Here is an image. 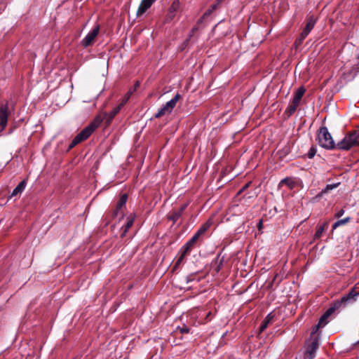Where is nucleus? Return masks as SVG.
<instances>
[{
    "label": "nucleus",
    "instance_id": "1",
    "mask_svg": "<svg viewBox=\"0 0 359 359\" xmlns=\"http://www.w3.org/2000/svg\"><path fill=\"white\" fill-rule=\"evenodd\" d=\"M359 296V292L355 291V288H353L348 294L343 296L339 300L334 302L332 307L329 308L325 313V316H330L336 309H339L341 306H346L350 303H353L356 301L357 297Z\"/></svg>",
    "mask_w": 359,
    "mask_h": 359
},
{
    "label": "nucleus",
    "instance_id": "2",
    "mask_svg": "<svg viewBox=\"0 0 359 359\" xmlns=\"http://www.w3.org/2000/svg\"><path fill=\"white\" fill-rule=\"evenodd\" d=\"M359 138V131L353 130L347 135L337 144H335V149L339 150L348 151L356 145L357 140Z\"/></svg>",
    "mask_w": 359,
    "mask_h": 359
},
{
    "label": "nucleus",
    "instance_id": "3",
    "mask_svg": "<svg viewBox=\"0 0 359 359\" xmlns=\"http://www.w3.org/2000/svg\"><path fill=\"white\" fill-rule=\"evenodd\" d=\"M318 140L319 145L326 149H334L335 143L331 134L329 133L327 127L323 126L320 128Z\"/></svg>",
    "mask_w": 359,
    "mask_h": 359
},
{
    "label": "nucleus",
    "instance_id": "4",
    "mask_svg": "<svg viewBox=\"0 0 359 359\" xmlns=\"http://www.w3.org/2000/svg\"><path fill=\"white\" fill-rule=\"evenodd\" d=\"M305 93V89L304 87H299L295 94L292 102L287 106L285 112L288 114L289 116L292 115L297 109L298 106L300 104L301 100Z\"/></svg>",
    "mask_w": 359,
    "mask_h": 359
},
{
    "label": "nucleus",
    "instance_id": "5",
    "mask_svg": "<svg viewBox=\"0 0 359 359\" xmlns=\"http://www.w3.org/2000/svg\"><path fill=\"white\" fill-rule=\"evenodd\" d=\"M181 95L179 93H177L175 97L171 99L170 101L167 102L154 115V117L158 118L161 117L163 115L171 113L172 109L176 106L177 102L180 99Z\"/></svg>",
    "mask_w": 359,
    "mask_h": 359
},
{
    "label": "nucleus",
    "instance_id": "6",
    "mask_svg": "<svg viewBox=\"0 0 359 359\" xmlns=\"http://www.w3.org/2000/svg\"><path fill=\"white\" fill-rule=\"evenodd\" d=\"M100 32V25H97L81 41V44L84 48L92 46Z\"/></svg>",
    "mask_w": 359,
    "mask_h": 359
},
{
    "label": "nucleus",
    "instance_id": "7",
    "mask_svg": "<svg viewBox=\"0 0 359 359\" xmlns=\"http://www.w3.org/2000/svg\"><path fill=\"white\" fill-rule=\"evenodd\" d=\"M8 104H4L0 108V133H1L7 125L8 122Z\"/></svg>",
    "mask_w": 359,
    "mask_h": 359
},
{
    "label": "nucleus",
    "instance_id": "8",
    "mask_svg": "<svg viewBox=\"0 0 359 359\" xmlns=\"http://www.w3.org/2000/svg\"><path fill=\"white\" fill-rule=\"evenodd\" d=\"M319 343L318 338H315L307 346L306 351V357L307 359H313L317 349L318 348Z\"/></svg>",
    "mask_w": 359,
    "mask_h": 359
},
{
    "label": "nucleus",
    "instance_id": "9",
    "mask_svg": "<svg viewBox=\"0 0 359 359\" xmlns=\"http://www.w3.org/2000/svg\"><path fill=\"white\" fill-rule=\"evenodd\" d=\"M156 0H142L137 9V15H141L144 13Z\"/></svg>",
    "mask_w": 359,
    "mask_h": 359
},
{
    "label": "nucleus",
    "instance_id": "10",
    "mask_svg": "<svg viewBox=\"0 0 359 359\" xmlns=\"http://www.w3.org/2000/svg\"><path fill=\"white\" fill-rule=\"evenodd\" d=\"M180 5V1L177 0L172 3L167 15V20H172L175 17V13L179 10Z\"/></svg>",
    "mask_w": 359,
    "mask_h": 359
},
{
    "label": "nucleus",
    "instance_id": "11",
    "mask_svg": "<svg viewBox=\"0 0 359 359\" xmlns=\"http://www.w3.org/2000/svg\"><path fill=\"white\" fill-rule=\"evenodd\" d=\"M93 133V130L88 126L83 128L76 137V140L81 142L89 137V136Z\"/></svg>",
    "mask_w": 359,
    "mask_h": 359
},
{
    "label": "nucleus",
    "instance_id": "12",
    "mask_svg": "<svg viewBox=\"0 0 359 359\" xmlns=\"http://www.w3.org/2000/svg\"><path fill=\"white\" fill-rule=\"evenodd\" d=\"M128 199L127 194H123L121 198H119L118 202L117 203L116 209L114 210L113 212V216L116 217L119 214V211L122 209L123 207L125 206L126 201Z\"/></svg>",
    "mask_w": 359,
    "mask_h": 359
},
{
    "label": "nucleus",
    "instance_id": "13",
    "mask_svg": "<svg viewBox=\"0 0 359 359\" xmlns=\"http://www.w3.org/2000/svg\"><path fill=\"white\" fill-rule=\"evenodd\" d=\"M189 253V252L185 251V249H184L183 248H182L180 249V250L179 252V257L175 263V265L173 266V270H176L177 269H178L180 266V265L183 263V262L184 260L185 256Z\"/></svg>",
    "mask_w": 359,
    "mask_h": 359
},
{
    "label": "nucleus",
    "instance_id": "14",
    "mask_svg": "<svg viewBox=\"0 0 359 359\" xmlns=\"http://www.w3.org/2000/svg\"><path fill=\"white\" fill-rule=\"evenodd\" d=\"M316 22V18L313 15L309 16L307 19L306 26L302 32L308 35L314 27Z\"/></svg>",
    "mask_w": 359,
    "mask_h": 359
},
{
    "label": "nucleus",
    "instance_id": "15",
    "mask_svg": "<svg viewBox=\"0 0 359 359\" xmlns=\"http://www.w3.org/2000/svg\"><path fill=\"white\" fill-rule=\"evenodd\" d=\"M200 236L198 235V233H196L193 237L189 240L184 245H183V248L185 249V251H188L190 252L191 248H193V246L194 245V244L197 242V241L198 240Z\"/></svg>",
    "mask_w": 359,
    "mask_h": 359
},
{
    "label": "nucleus",
    "instance_id": "16",
    "mask_svg": "<svg viewBox=\"0 0 359 359\" xmlns=\"http://www.w3.org/2000/svg\"><path fill=\"white\" fill-rule=\"evenodd\" d=\"M328 226H329L328 222H325L323 224H322L321 225L318 226V227L316 230V232L314 234L313 239L314 240L319 239L322 236L323 233L327 229Z\"/></svg>",
    "mask_w": 359,
    "mask_h": 359
},
{
    "label": "nucleus",
    "instance_id": "17",
    "mask_svg": "<svg viewBox=\"0 0 359 359\" xmlns=\"http://www.w3.org/2000/svg\"><path fill=\"white\" fill-rule=\"evenodd\" d=\"M26 187V181L22 180L21 182L19 183V184L13 189L11 197L16 196L19 194H21V193L24 191Z\"/></svg>",
    "mask_w": 359,
    "mask_h": 359
},
{
    "label": "nucleus",
    "instance_id": "18",
    "mask_svg": "<svg viewBox=\"0 0 359 359\" xmlns=\"http://www.w3.org/2000/svg\"><path fill=\"white\" fill-rule=\"evenodd\" d=\"M121 107L122 106L119 104L117 107L114 108L109 113L106 114V116L107 118V121L110 122L114 118V117L119 112Z\"/></svg>",
    "mask_w": 359,
    "mask_h": 359
},
{
    "label": "nucleus",
    "instance_id": "19",
    "mask_svg": "<svg viewBox=\"0 0 359 359\" xmlns=\"http://www.w3.org/2000/svg\"><path fill=\"white\" fill-rule=\"evenodd\" d=\"M273 318V315H272L271 313L266 316V317L265 318V319L264 320V321L262 322V323L260 326L261 332L264 331L268 327V325L271 323Z\"/></svg>",
    "mask_w": 359,
    "mask_h": 359
},
{
    "label": "nucleus",
    "instance_id": "20",
    "mask_svg": "<svg viewBox=\"0 0 359 359\" xmlns=\"http://www.w3.org/2000/svg\"><path fill=\"white\" fill-rule=\"evenodd\" d=\"M212 222L211 219H208L205 223H204L201 228L197 231V233H198L199 236L204 233L212 225Z\"/></svg>",
    "mask_w": 359,
    "mask_h": 359
},
{
    "label": "nucleus",
    "instance_id": "21",
    "mask_svg": "<svg viewBox=\"0 0 359 359\" xmlns=\"http://www.w3.org/2000/svg\"><path fill=\"white\" fill-rule=\"evenodd\" d=\"M127 219H128V221H127L126 224L123 227V231L121 233V237L125 236L127 231L130 229V227L133 224L134 218L133 217H129L127 218Z\"/></svg>",
    "mask_w": 359,
    "mask_h": 359
},
{
    "label": "nucleus",
    "instance_id": "22",
    "mask_svg": "<svg viewBox=\"0 0 359 359\" xmlns=\"http://www.w3.org/2000/svg\"><path fill=\"white\" fill-rule=\"evenodd\" d=\"M351 220L350 217H347L344 219H339L333 225H332V231L335 230L337 228H338L340 226L345 225L348 222H349Z\"/></svg>",
    "mask_w": 359,
    "mask_h": 359
},
{
    "label": "nucleus",
    "instance_id": "23",
    "mask_svg": "<svg viewBox=\"0 0 359 359\" xmlns=\"http://www.w3.org/2000/svg\"><path fill=\"white\" fill-rule=\"evenodd\" d=\"M280 184L286 185L289 188L292 189L295 185V182L292 178L286 177L280 181Z\"/></svg>",
    "mask_w": 359,
    "mask_h": 359
},
{
    "label": "nucleus",
    "instance_id": "24",
    "mask_svg": "<svg viewBox=\"0 0 359 359\" xmlns=\"http://www.w3.org/2000/svg\"><path fill=\"white\" fill-rule=\"evenodd\" d=\"M181 215L182 214L178 210L172 211L168 215V219L175 223L179 219Z\"/></svg>",
    "mask_w": 359,
    "mask_h": 359
},
{
    "label": "nucleus",
    "instance_id": "25",
    "mask_svg": "<svg viewBox=\"0 0 359 359\" xmlns=\"http://www.w3.org/2000/svg\"><path fill=\"white\" fill-rule=\"evenodd\" d=\"M102 121V118L100 116H97L88 126L94 131L97 128H98Z\"/></svg>",
    "mask_w": 359,
    "mask_h": 359
},
{
    "label": "nucleus",
    "instance_id": "26",
    "mask_svg": "<svg viewBox=\"0 0 359 359\" xmlns=\"http://www.w3.org/2000/svg\"><path fill=\"white\" fill-rule=\"evenodd\" d=\"M339 183H335L332 184H327L324 189H323L320 192V194H324L328 193L330 191L332 190L334 188H337L339 186Z\"/></svg>",
    "mask_w": 359,
    "mask_h": 359
},
{
    "label": "nucleus",
    "instance_id": "27",
    "mask_svg": "<svg viewBox=\"0 0 359 359\" xmlns=\"http://www.w3.org/2000/svg\"><path fill=\"white\" fill-rule=\"evenodd\" d=\"M307 36L308 35L302 32L299 36V37L295 40L294 45L296 46V47L300 46Z\"/></svg>",
    "mask_w": 359,
    "mask_h": 359
},
{
    "label": "nucleus",
    "instance_id": "28",
    "mask_svg": "<svg viewBox=\"0 0 359 359\" xmlns=\"http://www.w3.org/2000/svg\"><path fill=\"white\" fill-rule=\"evenodd\" d=\"M328 316H325V313H324L320 318L319 322L318 325H316L317 328L318 327H323L327 323V319Z\"/></svg>",
    "mask_w": 359,
    "mask_h": 359
},
{
    "label": "nucleus",
    "instance_id": "29",
    "mask_svg": "<svg viewBox=\"0 0 359 359\" xmlns=\"http://www.w3.org/2000/svg\"><path fill=\"white\" fill-rule=\"evenodd\" d=\"M133 93V91L131 90H130L127 93L126 95H125V97L123 98L121 102L120 103V104L123 107L127 102L128 100H129L130 95H132Z\"/></svg>",
    "mask_w": 359,
    "mask_h": 359
},
{
    "label": "nucleus",
    "instance_id": "30",
    "mask_svg": "<svg viewBox=\"0 0 359 359\" xmlns=\"http://www.w3.org/2000/svg\"><path fill=\"white\" fill-rule=\"evenodd\" d=\"M316 153V148L312 147L309 149V152H308L307 156H308V157H309V158H313V157L315 156Z\"/></svg>",
    "mask_w": 359,
    "mask_h": 359
},
{
    "label": "nucleus",
    "instance_id": "31",
    "mask_svg": "<svg viewBox=\"0 0 359 359\" xmlns=\"http://www.w3.org/2000/svg\"><path fill=\"white\" fill-rule=\"evenodd\" d=\"M77 140V137H75L74 138V140H72V143L70 144L69 145V149H72L74 147H75L76 144H78L79 143H80L81 142L79 141V140Z\"/></svg>",
    "mask_w": 359,
    "mask_h": 359
},
{
    "label": "nucleus",
    "instance_id": "32",
    "mask_svg": "<svg viewBox=\"0 0 359 359\" xmlns=\"http://www.w3.org/2000/svg\"><path fill=\"white\" fill-rule=\"evenodd\" d=\"M180 331L182 334H187V333H189V328H188L186 326H184V327L180 328Z\"/></svg>",
    "mask_w": 359,
    "mask_h": 359
},
{
    "label": "nucleus",
    "instance_id": "33",
    "mask_svg": "<svg viewBox=\"0 0 359 359\" xmlns=\"http://www.w3.org/2000/svg\"><path fill=\"white\" fill-rule=\"evenodd\" d=\"M213 12L212 9H211L210 8L207 10L205 13L202 16V19L206 18L207 16L210 15Z\"/></svg>",
    "mask_w": 359,
    "mask_h": 359
},
{
    "label": "nucleus",
    "instance_id": "34",
    "mask_svg": "<svg viewBox=\"0 0 359 359\" xmlns=\"http://www.w3.org/2000/svg\"><path fill=\"white\" fill-rule=\"evenodd\" d=\"M344 214V210L343 209H341L335 214V217L339 218Z\"/></svg>",
    "mask_w": 359,
    "mask_h": 359
},
{
    "label": "nucleus",
    "instance_id": "35",
    "mask_svg": "<svg viewBox=\"0 0 359 359\" xmlns=\"http://www.w3.org/2000/svg\"><path fill=\"white\" fill-rule=\"evenodd\" d=\"M187 204H183L178 211L180 212V213L182 214L183 212V211L187 208Z\"/></svg>",
    "mask_w": 359,
    "mask_h": 359
},
{
    "label": "nucleus",
    "instance_id": "36",
    "mask_svg": "<svg viewBox=\"0 0 359 359\" xmlns=\"http://www.w3.org/2000/svg\"><path fill=\"white\" fill-rule=\"evenodd\" d=\"M250 184H251V182H248V183L245 184L243 187V188L241 189L240 193H241V192H242V191H243L244 190H245V189H247V188L250 185Z\"/></svg>",
    "mask_w": 359,
    "mask_h": 359
},
{
    "label": "nucleus",
    "instance_id": "37",
    "mask_svg": "<svg viewBox=\"0 0 359 359\" xmlns=\"http://www.w3.org/2000/svg\"><path fill=\"white\" fill-rule=\"evenodd\" d=\"M140 85V82H139V81H136V83H135V86H134V88H133V90H131L133 91V93L135 90H136V89H137V88H139Z\"/></svg>",
    "mask_w": 359,
    "mask_h": 359
},
{
    "label": "nucleus",
    "instance_id": "38",
    "mask_svg": "<svg viewBox=\"0 0 359 359\" xmlns=\"http://www.w3.org/2000/svg\"><path fill=\"white\" fill-rule=\"evenodd\" d=\"M219 4L217 2L216 4L212 5L210 6V8L212 9V11H214L215 9H217V6H219Z\"/></svg>",
    "mask_w": 359,
    "mask_h": 359
},
{
    "label": "nucleus",
    "instance_id": "39",
    "mask_svg": "<svg viewBox=\"0 0 359 359\" xmlns=\"http://www.w3.org/2000/svg\"><path fill=\"white\" fill-rule=\"evenodd\" d=\"M262 224H263V222H262V220L261 219V220H259V224H258V228H259V229H262Z\"/></svg>",
    "mask_w": 359,
    "mask_h": 359
},
{
    "label": "nucleus",
    "instance_id": "40",
    "mask_svg": "<svg viewBox=\"0 0 359 359\" xmlns=\"http://www.w3.org/2000/svg\"><path fill=\"white\" fill-rule=\"evenodd\" d=\"M210 316H211V312H208V313H207V315H206L205 318H206L207 320H209V317H210Z\"/></svg>",
    "mask_w": 359,
    "mask_h": 359
},
{
    "label": "nucleus",
    "instance_id": "41",
    "mask_svg": "<svg viewBox=\"0 0 359 359\" xmlns=\"http://www.w3.org/2000/svg\"><path fill=\"white\" fill-rule=\"evenodd\" d=\"M197 30V27H194L191 30L192 33H194L195 31Z\"/></svg>",
    "mask_w": 359,
    "mask_h": 359
},
{
    "label": "nucleus",
    "instance_id": "42",
    "mask_svg": "<svg viewBox=\"0 0 359 359\" xmlns=\"http://www.w3.org/2000/svg\"><path fill=\"white\" fill-rule=\"evenodd\" d=\"M224 0H217V2L220 4Z\"/></svg>",
    "mask_w": 359,
    "mask_h": 359
},
{
    "label": "nucleus",
    "instance_id": "43",
    "mask_svg": "<svg viewBox=\"0 0 359 359\" xmlns=\"http://www.w3.org/2000/svg\"><path fill=\"white\" fill-rule=\"evenodd\" d=\"M356 145L359 146V140H358V139L357 140Z\"/></svg>",
    "mask_w": 359,
    "mask_h": 359
},
{
    "label": "nucleus",
    "instance_id": "44",
    "mask_svg": "<svg viewBox=\"0 0 359 359\" xmlns=\"http://www.w3.org/2000/svg\"><path fill=\"white\" fill-rule=\"evenodd\" d=\"M288 151V148H285V153H287Z\"/></svg>",
    "mask_w": 359,
    "mask_h": 359
}]
</instances>
